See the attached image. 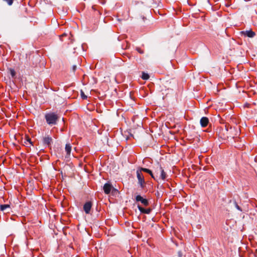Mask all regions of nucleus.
Returning <instances> with one entry per match:
<instances>
[{
    "instance_id": "0eeeda50",
    "label": "nucleus",
    "mask_w": 257,
    "mask_h": 257,
    "mask_svg": "<svg viewBox=\"0 0 257 257\" xmlns=\"http://www.w3.org/2000/svg\"><path fill=\"white\" fill-rule=\"evenodd\" d=\"M138 208L139 210H140V211L141 213H145V214H149L152 211V209H151V208L145 209V208L142 207L140 205H138Z\"/></svg>"
},
{
    "instance_id": "2eb2a0df",
    "label": "nucleus",
    "mask_w": 257,
    "mask_h": 257,
    "mask_svg": "<svg viewBox=\"0 0 257 257\" xmlns=\"http://www.w3.org/2000/svg\"><path fill=\"white\" fill-rule=\"evenodd\" d=\"M141 77L143 80H148L150 76L148 73H146L145 72H143Z\"/></svg>"
},
{
    "instance_id": "f3484780",
    "label": "nucleus",
    "mask_w": 257,
    "mask_h": 257,
    "mask_svg": "<svg viewBox=\"0 0 257 257\" xmlns=\"http://www.w3.org/2000/svg\"><path fill=\"white\" fill-rule=\"evenodd\" d=\"M80 95H81V98L83 99H86L87 98V96L85 95L84 92L82 90H81L80 91Z\"/></svg>"
},
{
    "instance_id": "393cba45",
    "label": "nucleus",
    "mask_w": 257,
    "mask_h": 257,
    "mask_svg": "<svg viewBox=\"0 0 257 257\" xmlns=\"http://www.w3.org/2000/svg\"><path fill=\"white\" fill-rule=\"evenodd\" d=\"M240 32H253L251 30H246L245 31H240Z\"/></svg>"
},
{
    "instance_id": "5701e85b",
    "label": "nucleus",
    "mask_w": 257,
    "mask_h": 257,
    "mask_svg": "<svg viewBox=\"0 0 257 257\" xmlns=\"http://www.w3.org/2000/svg\"><path fill=\"white\" fill-rule=\"evenodd\" d=\"M137 51H138L139 53H141V54H143V53H144V51L142 50H141L140 48H137Z\"/></svg>"
},
{
    "instance_id": "1a4fd4ad",
    "label": "nucleus",
    "mask_w": 257,
    "mask_h": 257,
    "mask_svg": "<svg viewBox=\"0 0 257 257\" xmlns=\"http://www.w3.org/2000/svg\"><path fill=\"white\" fill-rule=\"evenodd\" d=\"M157 169H158V170L157 171H160V172H161V179L162 180H165L166 178V174L165 172V171H164V169H163V168L161 167V166L160 165L158 164V166L157 167Z\"/></svg>"
},
{
    "instance_id": "f03ea898",
    "label": "nucleus",
    "mask_w": 257,
    "mask_h": 257,
    "mask_svg": "<svg viewBox=\"0 0 257 257\" xmlns=\"http://www.w3.org/2000/svg\"><path fill=\"white\" fill-rule=\"evenodd\" d=\"M136 173L137 177L138 180V184L142 189H143L145 188L146 184L144 177L142 172H140V170H137Z\"/></svg>"
},
{
    "instance_id": "39448f33",
    "label": "nucleus",
    "mask_w": 257,
    "mask_h": 257,
    "mask_svg": "<svg viewBox=\"0 0 257 257\" xmlns=\"http://www.w3.org/2000/svg\"><path fill=\"white\" fill-rule=\"evenodd\" d=\"M112 189V185L109 182L105 183L103 189L104 193L106 194H108L110 193L111 189Z\"/></svg>"
},
{
    "instance_id": "b1692460",
    "label": "nucleus",
    "mask_w": 257,
    "mask_h": 257,
    "mask_svg": "<svg viewBox=\"0 0 257 257\" xmlns=\"http://www.w3.org/2000/svg\"><path fill=\"white\" fill-rule=\"evenodd\" d=\"M178 257H182V253L181 252V251H179L178 252Z\"/></svg>"
},
{
    "instance_id": "9b49d317",
    "label": "nucleus",
    "mask_w": 257,
    "mask_h": 257,
    "mask_svg": "<svg viewBox=\"0 0 257 257\" xmlns=\"http://www.w3.org/2000/svg\"><path fill=\"white\" fill-rule=\"evenodd\" d=\"M65 151L67 153V155L65 157L66 158H68L70 155L71 151V146L70 144H67L65 146Z\"/></svg>"
},
{
    "instance_id": "a211bd4d",
    "label": "nucleus",
    "mask_w": 257,
    "mask_h": 257,
    "mask_svg": "<svg viewBox=\"0 0 257 257\" xmlns=\"http://www.w3.org/2000/svg\"><path fill=\"white\" fill-rule=\"evenodd\" d=\"M111 191L112 195H115V194L118 193V190L114 188L113 187Z\"/></svg>"
},
{
    "instance_id": "4be33fe9",
    "label": "nucleus",
    "mask_w": 257,
    "mask_h": 257,
    "mask_svg": "<svg viewBox=\"0 0 257 257\" xmlns=\"http://www.w3.org/2000/svg\"><path fill=\"white\" fill-rule=\"evenodd\" d=\"M77 66L76 65H73L72 68V71L73 72H75V71L77 69Z\"/></svg>"
},
{
    "instance_id": "4468645a",
    "label": "nucleus",
    "mask_w": 257,
    "mask_h": 257,
    "mask_svg": "<svg viewBox=\"0 0 257 257\" xmlns=\"http://www.w3.org/2000/svg\"><path fill=\"white\" fill-rule=\"evenodd\" d=\"M138 170H140L141 172H142V171H143V172H146L149 174H151V172H152L151 170H150L148 169H147V168H143V167H140L138 168Z\"/></svg>"
},
{
    "instance_id": "7ed1b4c3",
    "label": "nucleus",
    "mask_w": 257,
    "mask_h": 257,
    "mask_svg": "<svg viewBox=\"0 0 257 257\" xmlns=\"http://www.w3.org/2000/svg\"><path fill=\"white\" fill-rule=\"evenodd\" d=\"M135 199L137 202H141L145 206L149 205V201L147 199L144 198L140 195H137Z\"/></svg>"
},
{
    "instance_id": "20e7f679",
    "label": "nucleus",
    "mask_w": 257,
    "mask_h": 257,
    "mask_svg": "<svg viewBox=\"0 0 257 257\" xmlns=\"http://www.w3.org/2000/svg\"><path fill=\"white\" fill-rule=\"evenodd\" d=\"M43 143L44 145L50 147L51 143L53 142L52 138L49 136H47L43 138Z\"/></svg>"
},
{
    "instance_id": "6e6552de",
    "label": "nucleus",
    "mask_w": 257,
    "mask_h": 257,
    "mask_svg": "<svg viewBox=\"0 0 257 257\" xmlns=\"http://www.w3.org/2000/svg\"><path fill=\"white\" fill-rule=\"evenodd\" d=\"M202 127L206 126L209 123V119L207 117H202L200 121Z\"/></svg>"
},
{
    "instance_id": "a878e982",
    "label": "nucleus",
    "mask_w": 257,
    "mask_h": 257,
    "mask_svg": "<svg viewBox=\"0 0 257 257\" xmlns=\"http://www.w3.org/2000/svg\"><path fill=\"white\" fill-rule=\"evenodd\" d=\"M150 175L151 176V177H152L153 178H154V179H155V177H154V175H153V174L152 172H151V174H150Z\"/></svg>"
},
{
    "instance_id": "f257e3e1",
    "label": "nucleus",
    "mask_w": 257,
    "mask_h": 257,
    "mask_svg": "<svg viewBox=\"0 0 257 257\" xmlns=\"http://www.w3.org/2000/svg\"><path fill=\"white\" fill-rule=\"evenodd\" d=\"M47 123L50 125H55L59 118V116L54 112L46 113L45 115Z\"/></svg>"
},
{
    "instance_id": "412c9836",
    "label": "nucleus",
    "mask_w": 257,
    "mask_h": 257,
    "mask_svg": "<svg viewBox=\"0 0 257 257\" xmlns=\"http://www.w3.org/2000/svg\"><path fill=\"white\" fill-rule=\"evenodd\" d=\"M67 33H63V34L59 35V37L61 41H62V38L64 37H65V36H67Z\"/></svg>"
},
{
    "instance_id": "9d476101",
    "label": "nucleus",
    "mask_w": 257,
    "mask_h": 257,
    "mask_svg": "<svg viewBox=\"0 0 257 257\" xmlns=\"http://www.w3.org/2000/svg\"><path fill=\"white\" fill-rule=\"evenodd\" d=\"M0 209L2 211H6L7 213H9L11 210L10 205L9 204L1 205Z\"/></svg>"
},
{
    "instance_id": "f8f14e48",
    "label": "nucleus",
    "mask_w": 257,
    "mask_h": 257,
    "mask_svg": "<svg viewBox=\"0 0 257 257\" xmlns=\"http://www.w3.org/2000/svg\"><path fill=\"white\" fill-rule=\"evenodd\" d=\"M33 145V142L31 141V139L29 137H26L24 142V145L26 146V147H28V145Z\"/></svg>"
},
{
    "instance_id": "423d86ee",
    "label": "nucleus",
    "mask_w": 257,
    "mask_h": 257,
    "mask_svg": "<svg viewBox=\"0 0 257 257\" xmlns=\"http://www.w3.org/2000/svg\"><path fill=\"white\" fill-rule=\"evenodd\" d=\"M92 207V203L90 201L86 202L83 205V210L85 213L89 214Z\"/></svg>"
},
{
    "instance_id": "bb28decb",
    "label": "nucleus",
    "mask_w": 257,
    "mask_h": 257,
    "mask_svg": "<svg viewBox=\"0 0 257 257\" xmlns=\"http://www.w3.org/2000/svg\"><path fill=\"white\" fill-rule=\"evenodd\" d=\"M156 195L157 196V197H159L160 195V194L159 192H157V194H156Z\"/></svg>"
},
{
    "instance_id": "6ab92c4d",
    "label": "nucleus",
    "mask_w": 257,
    "mask_h": 257,
    "mask_svg": "<svg viewBox=\"0 0 257 257\" xmlns=\"http://www.w3.org/2000/svg\"><path fill=\"white\" fill-rule=\"evenodd\" d=\"M234 204L235 205V207L239 211H242V209L238 205L237 203H236V201H233Z\"/></svg>"
},
{
    "instance_id": "ddd939ff",
    "label": "nucleus",
    "mask_w": 257,
    "mask_h": 257,
    "mask_svg": "<svg viewBox=\"0 0 257 257\" xmlns=\"http://www.w3.org/2000/svg\"><path fill=\"white\" fill-rule=\"evenodd\" d=\"M241 36H244L245 38L247 37L249 38H253L255 33H240Z\"/></svg>"
},
{
    "instance_id": "aec40b11",
    "label": "nucleus",
    "mask_w": 257,
    "mask_h": 257,
    "mask_svg": "<svg viewBox=\"0 0 257 257\" xmlns=\"http://www.w3.org/2000/svg\"><path fill=\"white\" fill-rule=\"evenodd\" d=\"M6 2L9 6H11L14 2V0H3Z\"/></svg>"
},
{
    "instance_id": "dca6fc26",
    "label": "nucleus",
    "mask_w": 257,
    "mask_h": 257,
    "mask_svg": "<svg viewBox=\"0 0 257 257\" xmlns=\"http://www.w3.org/2000/svg\"><path fill=\"white\" fill-rule=\"evenodd\" d=\"M9 71H10V73L12 77L13 78H15L16 76V71H15V70L13 68H10Z\"/></svg>"
}]
</instances>
